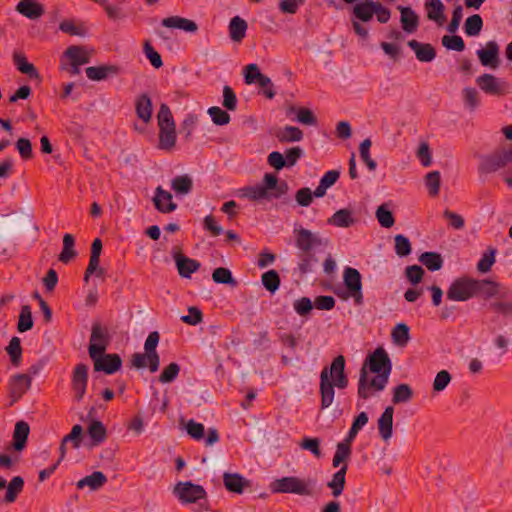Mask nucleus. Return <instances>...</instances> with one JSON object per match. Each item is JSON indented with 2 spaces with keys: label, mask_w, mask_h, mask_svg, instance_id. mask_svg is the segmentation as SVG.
Segmentation results:
<instances>
[{
  "label": "nucleus",
  "mask_w": 512,
  "mask_h": 512,
  "mask_svg": "<svg viewBox=\"0 0 512 512\" xmlns=\"http://www.w3.org/2000/svg\"><path fill=\"white\" fill-rule=\"evenodd\" d=\"M349 380L345 373V358L339 355L332 361L329 367L323 368L320 373L321 409L329 408L335 397V387L345 389Z\"/></svg>",
  "instance_id": "f257e3e1"
},
{
  "label": "nucleus",
  "mask_w": 512,
  "mask_h": 512,
  "mask_svg": "<svg viewBox=\"0 0 512 512\" xmlns=\"http://www.w3.org/2000/svg\"><path fill=\"white\" fill-rule=\"evenodd\" d=\"M289 190L286 181H278L276 175L266 173L262 183L255 186H248L241 190V196L252 201L279 199L287 194Z\"/></svg>",
  "instance_id": "f03ea898"
},
{
  "label": "nucleus",
  "mask_w": 512,
  "mask_h": 512,
  "mask_svg": "<svg viewBox=\"0 0 512 512\" xmlns=\"http://www.w3.org/2000/svg\"><path fill=\"white\" fill-rule=\"evenodd\" d=\"M160 335L157 331L150 332L144 343V353H134L131 358V364L137 369L149 368L151 373L156 372L160 366V356L157 352V346Z\"/></svg>",
  "instance_id": "7ed1b4c3"
},
{
  "label": "nucleus",
  "mask_w": 512,
  "mask_h": 512,
  "mask_svg": "<svg viewBox=\"0 0 512 512\" xmlns=\"http://www.w3.org/2000/svg\"><path fill=\"white\" fill-rule=\"evenodd\" d=\"M314 486L315 480L313 479L305 480L296 476H286L275 479L270 484V490L272 493H291L301 496H311L314 492Z\"/></svg>",
  "instance_id": "20e7f679"
},
{
  "label": "nucleus",
  "mask_w": 512,
  "mask_h": 512,
  "mask_svg": "<svg viewBox=\"0 0 512 512\" xmlns=\"http://www.w3.org/2000/svg\"><path fill=\"white\" fill-rule=\"evenodd\" d=\"M510 163H512V146L481 156L478 171L481 174H491L507 167Z\"/></svg>",
  "instance_id": "39448f33"
},
{
  "label": "nucleus",
  "mask_w": 512,
  "mask_h": 512,
  "mask_svg": "<svg viewBox=\"0 0 512 512\" xmlns=\"http://www.w3.org/2000/svg\"><path fill=\"white\" fill-rule=\"evenodd\" d=\"M345 294H338L343 299L352 298L356 306H362L364 296L362 291V276L356 268L346 267L343 271Z\"/></svg>",
  "instance_id": "423d86ee"
},
{
  "label": "nucleus",
  "mask_w": 512,
  "mask_h": 512,
  "mask_svg": "<svg viewBox=\"0 0 512 512\" xmlns=\"http://www.w3.org/2000/svg\"><path fill=\"white\" fill-rule=\"evenodd\" d=\"M361 368H365V370L374 374L389 377L392 371V362L387 351L379 346L368 354Z\"/></svg>",
  "instance_id": "0eeeda50"
},
{
  "label": "nucleus",
  "mask_w": 512,
  "mask_h": 512,
  "mask_svg": "<svg viewBox=\"0 0 512 512\" xmlns=\"http://www.w3.org/2000/svg\"><path fill=\"white\" fill-rule=\"evenodd\" d=\"M368 370L365 368L360 369L359 380H358V397L367 400L372 396V392L383 391L388 383L389 377L386 375H378L372 379L368 378Z\"/></svg>",
  "instance_id": "6e6552de"
},
{
  "label": "nucleus",
  "mask_w": 512,
  "mask_h": 512,
  "mask_svg": "<svg viewBox=\"0 0 512 512\" xmlns=\"http://www.w3.org/2000/svg\"><path fill=\"white\" fill-rule=\"evenodd\" d=\"M446 296L449 300L464 302L475 296L474 279L460 277L455 279L449 286Z\"/></svg>",
  "instance_id": "1a4fd4ad"
},
{
  "label": "nucleus",
  "mask_w": 512,
  "mask_h": 512,
  "mask_svg": "<svg viewBox=\"0 0 512 512\" xmlns=\"http://www.w3.org/2000/svg\"><path fill=\"white\" fill-rule=\"evenodd\" d=\"M476 84L487 95L504 96L510 92V85L502 78L484 73L476 78Z\"/></svg>",
  "instance_id": "9d476101"
},
{
  "label": "nucleus",
  "mask_w": 512,
  "mask_h": 512,
  "mask_svg": "<svg viewBox=\"0 0 512 512\" xmlns=\"http://www.w3.org/2000/svg\"><path fill=\"white\" fill-rule=\"evenodd\" d=\"M173 493L184 504L195 503L198 500L206 498L205 489L201 485L194 484L190 481L178 482L174 487Z\"/></svg>",
  "instance_id": "9b49d317"
},
{
  "label": "nucleus",
  "mask_w": 512,
  "mask_h": 512,
  "mask_svg": "<svg viewBox=\"0 0 512 512\" xmlns=\"http://www.w3.org/2000/svg\"><path fill=\"white\" fill-rule=\"evenodd\" d=\"M110 343V336L100 323L95 322L91 328L90 342L88 353L90 358H94L96 354H103Z\"/></svg>",
  "instance_id": "f8f14e48"
},
{
  "label": "nucleus",
  "mask_w": 512,
  "mask_h": 512,
  "mask_svg": "<svg viewBox=\"0 0 512 512\" xmlns=\"http://www.w3.org/2000/svg\"><path fill=\"white\" fill-rule=\"evenodd\" d=\"M475 296H483L484 298H508L509 289L502 284L488 279H474Z\"/></svg>",
  "instance_id": "ddd939ff"
},
{
  "label": "nucleus",
  "mask_w": 512,
  "mask_h": 512,
  "mask_svg": "<svg viewBox=\"0 0 512 512\" xmlns=\"http://www.w3.org/2000/svg\"><path fill=\"white\" fill-rule=\"evenodd\" d=\"M94 364V371L104 372L108 375L114 374L122 366V359L116 353L96 354L94 358H91Z\"/></svg>",
  "instance_id": "4468645a"
},
{
  "label": "nucleus",
  "mask_w": 512,
  "mask_h": 512,
  "mask_svg": "<svg viewBox=\"0 0 512 512\" xmlns=\"http://www.w3.org/2000/svg\"><path fill=\"white\" fill-rule=\"evenodd\" d=\"M88 383V366L84 363H79L75 366L71 386L74 391V398L76 401H81L86 393Z\"/></svg>",
  "instance_id": "2eb2a0df"
},
{
  "label": "nucleus",
  "mask_w": 512,
  "mask_h": 512,
  "mask_svg": "<svg viewBox=\"0 0 512 512\" xmlns=\"http://www.w3.org/2000/svg\"><path fill=\"white\" fill-rule=\"evenodd\" d=\"M31 377L27 374H16L9 381L11 402L10 406L19 401L31 388Z\"/></svg>",
  "instance_id": "dca6fc26"
},
{
  "label": "nucleus",
  "mask_w": 512,
  "mask_h": 512,
  "mask_svg": "<svg viewBox=\"0 0 512 512\" xmlns=\"http://www.w3.org/2000/svg\"><path fill=\"white\" fill-rule=\"evenodd\" d=\"M480 63L485 67L496 69L500 65L499 58V45L495 41L486 43L485 48L479 49L476 52Z\"/></svg>",
  "instance_id": "f3484780"
},
{
  "label": "nucleus",
  "mask_w": 512,
  "mask_h": 512,
  "mask_svg": "<svg viewBox=\"0 0 512 512\" xmlns=\"http://www.w3.org/2000/svg\"><path fill=\"white\" fill-rule=\"evenodd\" d=\"M295 245L300 252H311L313 246H319L322 244L321 239L318 238L314 233L305 228H295Z\"/></svg>",
  "instance_id": "a211bd4d"
},
{
  "label": "nucleus",
  "mask_w": 512,
  "mask_h": 512,
  "mask_svg": "<svg viewBox=\"0 0 512 512\" xmlns=\"http://www.w3.org/2000/svg\"><path fill=\"white\" fill-rule=\"evenodd\" d=\"M155 208L161 213H170L176 210L177 204L172 201V194L158 186L153 197Z\"/></svg>",
  "instance_id": "6ab92c4d"
},
{
  "label": "nucleus",
  "mask_w": 512,
  "mask_h": 512,
  "mask_svg": "<svg viewBox=\"0 0 512 512\" xmlns=\"http://www.w3.org/2000/svg\"><path fill=\"white\" fill-rule=\"evenodd\" d=\"M424 8L430 21L442 26L446 22L445 6L441 0H425Z\"/></svg>",
  "instance_id": "aec40b11"
},
{
  "label": "nucleus",
  "mask_w": 512,
  "mask_h": 512,
  "mask_svg": "<svg viewBox=\"0 0 512 512\" xmlns=\"http://www.w3.org/2000/svg\"><path fill=\"white\" fill-rule=\"evenodd\" d=\"M408 46L414 51L420 62H432L436 58V50L430 43H421L415 39L408 41Z\"/></svg>",
  "instance_id": "412c9836"
},
{
  "label": "nucleus",
  "mask_w": 512,
  "mask_h": 512,
  "mask_svg": "<svg viewBox=\"0 0 512 512\" xmlns=\"http://www.w3.org/2000/svg\"><path fill=\"white\" fill-rule=\"evenodd\" d=\"M398 9L402 29L408 34L414 33L419 27V16L411 7L398 6Z\"/></svg>",
  "instance_id": "4be33fe9"
},
{
  "label": "nucleus",
  "mask_w": 512,
  "mask_h": 512,
  "mask_svg": "<svg viewBox=\"0 0 512 512\" xmlns=\"http://www.w3.org/2000/svg\"><path fill=\"white\" fill-rule=\"evenodd\" d=\"M16 11L31 20L38 19L45 13L44 6L33 0H20Z\"/></svg>",
  "instance_id": "5701e85b"
},
{
  "label": "nucleus",
  "mask_w": 512,
  "mask_h": 512,
  "mask_svg": "<svg viewBox=\"0 0 512 512\" xmlns=\"http://www.w3.org/2000/svg\"><path fill=\"white\" fill-rule=\"evenodd\" d=\"M393 414L394 408L388 406L384 409L380 418L378 419V430L381 438L384 441L389 440L393 434Z\"/></svg>",
  "instance_id": "b1692460"
},
{
  "label": "nucleus",
  "mask_w": 512,
  "mask_h": 512,
  "mask_svg": "<svg viewBox=\"0 0 512 512\" xmlns=\"http://www.w3.org/2000/svg\"><path fill=\"white\" fill-rule=\"evenodd\" d=\"M86 76L92 81H102L109 76L117 75L119 67L115 65H100L87 67Z\"/></svg>",
  "instance_id": "393cba45"
},
{
  "label": "nucleus",
  "mask_w": 512,
  "mask_h": 512,
  "mask_svg": "<svg viewBox=\"0 0 512 512\" xmlns=\"http://www.w3.org/2000/svg\"><path fill=\"white\" fill-rule=\"evenodd\" d=\"M178 273L183 278H190L191 274L200 268V263L197 260L188 258L182 254L174 256Z\"/></svg>",
  "instance_id": "a878e982"
},
{
  "label": "nucleus",
  "mask_w": 512,
  "mask_h": 512,
  "mask_svg": "<svg viewBox=\"0 0 512 512\" xmlns=\"http://www.w3.org/2000/svg\"><path fill=\"white\" fill-rule=\"evenodd\" d=\"M223 482L229 492L242 494L244 488L249 486V481L238 473H224Z\"/></svg>",
  "instance_id": "bb28decb"
},
{
  "label": "nucleus",
  "mask_w": 512,
  "mask_h": 512,
  "mask_svg": "<svg viewBox=\"0 0 512 512\" xmlns=\"http://www.w3.org/2000/svg\"><path fill=\"white\" fill-rule=\"evenodd\" d=\"M30 427L27 422L21 420L15 424L12 446L16 451H22L27 443Z\"/></svg>",
  "instance_id": "cd10ccee"
},
{
  "label": "nucleus",
  "mask_w": 512,
  "mask_h": 512,
  "mask_svg": "<svg viewBox=\"0 0 512 512\" xmlns=\"http://www.w3.org/2000/svg\"><path fill=\"white\" fill-rule=\"evenodd\" d=\"M162 25L167 28H177L192 33L198 30V26L194 21L180 16L164 18L162 20Z\"/></svg>",
  "instance_id": "c85d7f7f"
},
{
  "label": "nucleus",
  "mask_w": 512,
  "mask_h": 512,
  "mask_svg": "<svg viewBox=\"0 0 512 512\" xmlns=\"http://www.w3.org/2000/svg\"><path fill=\"white\" fill-rule=\"evenodd\" d=\"M135 111L139 119L148 123L152 116V101L148 94L144 93L137 97L135 101Z\"/></svg>",
  "instance_id": "c756f323"
},
{
  "label": "nucleus",
  "mask_w": 512,
  "mask_h": 512,
  "mask_svg": "<svg viewBox=\"0 0 512 512\" xmlns=\"http://www.w3.org/2000/svg\"><path fill=\"white\" fill-rule=\"evenodd\" d=\"M107 482L106 475L101 471H95L90 475L85 476L80 479L76 486L78 489H83L84 487H89L90 490L96 491L103 487Z\"/></svg>",
  "instance_id": "7c9ffc66"
},
{
  "label": "nucleus",
  "mask_w": 512,
  "mask_h": 512,
  "mask_svg": "<svg viewBox=\"0 0 512 512\" xmlns=\"http://www.w3.org/2000/svg\"><path fill=\"white\" fill-rule=\"evenodd\" d=\"M64 57L76 65H84L90 62L91 54L83 46L72 45L65 50Z\"/></svg>",
  "instance_id": "2f4dec72"
},
{
  "label": "nucleus",
  "mask_w": 512,
  "mask_h": 512,
  "mask_svg": "<svg viewBox=\"0 0 512 512\" xmlns=\"http://www.w3.org/2000/svg\"><path fill=\"white\" fill-rule=\"evenodd\" d=\"M248 28L247 22L240 16H235L230 20L228 29L229 36L234 42H241L245 36Z\"/></svg>",
  "instance_id": "473e14b6"
},
{
  "label": "nucleus",
  "mask_w": 512,
  "mask_h": 512,
  "mask_svg": "<svg viewBox=\"0 0 512 512\" xmlns=\"http://www.w3.org/2000/svg\"><path fill=\"white\" fill-rule=\"evenodd\" d=\"M13 62L16 68L23 74L28 75L31 79H39L40 75L35 66L27 61L24 54L19 52L13 53Z\"/></svg>",
  "instance_id": "72a5a7b5"
},
{
  "label": "nucleus",
  "mask_w": 512,
  "mask_h": 512,
  "mask_svg": "<svg viewBox=\"0 0 512 512\" xmlns=\"http://www.w3.org/2000/svg\"><path fill=\"white\" fill-rule=\"evenodd\" d=\"M347 469V464L342 465L341 468L333 474L332 479L327 483V486L332 490V495L334 497L340 496L345 488V476Z\"/></svg>",
  "instance_id": "f704fd0d"
},
{
  "label": "nucleus",
  "mask_w": 512,
  "mask_h": 512,
  "mask_svg": "<svg viewBox=\"0 0 512 512\" xmlns=\"http://www.w3.org/2000/svg\"><path fill=\"white\" fill-rule=\"evenodd\" d=\"M303 136V131L300 128L289 125L275 133V137L280 143L298 142L303 139Z\"/></svg>",
  "instance_id": "c9c22d12"
},
{
  "label": "nucleus",
  "mask_w": 512,
  "mask_h": 512,
  "mask_svg": "<svg viewBox=\"0 0 512 512\" xmlns=\"http://www.w3.org/2000/svg\"><path fill=\"white\" fill-rule=\"evenodd\" d=\"M328 224L341 227V228H347L352 226L355 223V219L352 217V212L349 209H340L336 211L329 219Z\"/></svg>",
  "instance_id": "e433bc0d"
},
{
  "label": "nucleus",
  "mask_w": 512,
  "mask_h": 512,
  "mask_svg": "<svg viewBox=\"0 0 512 512\" xmlns=\"http://www.w3.org/2000/svg\"><path fill=\"white\" fill-rule=\"evenodd\" d=\"M88 435L92 441L91 446H98L106 440L107 431L101 421L93 420L88 427Z\"/></svg>",
  "instance_id": "4c0bfd02"
},
{
  "label": "nucleus",
  "mask_w": 512,
  "mask_h": 512,
  "mask_svg": "<svg viewBox=\"0 0 512 512\" xmlns=\"http://www.w3.org/2000/svg\"><path fill=\"white\" fill-rule=\"evenodd\" d=\"M376 2L372 0H366L362 3L355 5L353 13L356 18L363 22H368L372 19L375 11Z\"/></svg>",
  "instance_id": "58836bf2"
},
{
  "label": "nucleus",
  "mask_w": 512,
  "mask_h": 512,
  "mask_svg": "<svg viewBox=\"0 0 512 512\" xmlns=\"http://www.w3.org/2000/svg\"><path fill=\"white\" fill-rule=\"evenodd\" d=\"M419 261L430 271H438L443 266V258L438 252H424L419 256Z\"/></svg>",
  "instance_id": "ea45409f"
},
{
  "label": "nucleus",
  "mask_w": 512,
  "mask_h": 512,
  "mask_svg": "<svg viewBox=\"0 0 512 512\" xmlns=\"http://www.w3.org/2000/svg\"><path fill=\"white\" fill-rule=\"evenodd\" d=\"M176 143L175 126L168 128H159V145L162 150H171Z\"/></svg>",
  "instance_id": "a19ab883"
},
{
  "label": "nucleus",
  "mask_w": 512,
  "mask_h": 512,
  "mask_svg": "<svg viewBox=\"0 0 512 512\" xmlns=\"http://www.w3.org/2000/svg\"><path fill=\"white\" fill-rule=\"evenodd\" d=\"M171 188L178 195H187L193 189V181L189 175L176 176L171 181Z\"/></svg>",
  "instance_id": "79ce46f5"
},
{
  "label": "nucleus",
  "mask_w": 512,
  "mask_h": 512,
  "mask_svg": "<svg viewBox=\"0 0 512 512\" xmlns=\"http://www.w3.org/2000/svg\"><path fill=\"white\" fill-rule=\"evenodd\" d=\"M261 283L268 292L274 294L281 284L279 273L274 269L264 272L261 276Z\"/></svg>",
  "instance_id": "37998d69"
},
{
  "label": "nucleus",
  "mask_w": 512,
  "mask_h": 512,
  "mask_svg": "<svg viewBox=\"0 0 512 512\" xmlns=\"http://www.w3.org/2000/svg\"><path fill=\"white\" fill-rule=\"evenodd\" d=\"M23 487L24 479L21 476L13 477L7 486L4 501L6 503H13L16 500L17 496L22 492Z\"/></svg>",
  "instance_id": "c03bdc74"
},
{
  "label": "nucleus",
  "mask_w": 512,
  "mask_h": 512,
  "mask_svg": "<svg viewBox=\"0 0 512 512\" xmlns=\"http://www.w3.org/2000/svg\"><path fill=\"white\" fill-rule=\"evenodd\" d=\"M6 352L10 356L12 365L18 367L22 360V347L19 337L14 336L11 338L8 346L6 347Z\"/></svg>",
  "instance_id": "a18cd8bd"
},
{
  "label": "nucleus",
  "mask_w": 512,
  "mask_h": 512,
  "mask_svg": "<svg viewBox=\"0 0 512 512\" xmlns=\"http://www.w3.org/2000/svg\"><path fill=\"white\" fill-rule=\"evenodd\" d=\"M413 397V390L410 385L402 383L394 387L392 402L394 404L406 403Z\"/></svg>",
  "instance_id": "49530a36"
},
{
  "label": "nucleus",
  "mask_w": 512,
  "mask_h": 512,
  "mask_svg": "<svg viewBox=\"0 0 512 512\" xmlns=\"http://www.w3.org/2000/svg\"><path fill=\"white\" fill-rule=\"evenodd\" d=\"M59 29L71 36L83 37L87 33V29L83 23L77 24L74 20H63L59 24Z\"/></svg>",
  "instance_id": "de8ad7c7"
},
{
  "label": "nucleus",
  "mask_w": 512,
  "mask_h": 512,
  "mask_svg": "<svg viewBox=\"0 0 512 512\" xmlns=\"http://www.w3.org/2000/svg\"><path fill=\"white\" fill-rule=\"evenodd\" d=\"M483 28V20L479 14L469 16L464 23V31L467 36H478Z\"/></svg>",
  "instance_id": "09e8293b"
},
{
  "label": "nucleus",
  "mask_w": 512,
  "mask_h": 512,
  "mask_svg": "<svg viewBox=\"0 0 512 512\" xmlns=\"http://www.w3.org/2000/svg\"><path fill=\"white\" fill-rule=\"evenodd\" d=\"M290 113H296V120L304 125H316L317 118L314 113L308 108H296L294 106L289 107Z\"/></svg>",
  "instance_id": "8fccbe9b"
},
{
  "label": "nucleus",
  "mask_w": 512,
  "mask_h": 512,
  "mask_svg": "<svg viewBox=\"0 0 512 512\" xmlns=\"http://www.w3.org/2000/svg\"><path fill=\"white\" fill-rule=\"evenodd\" d=\"M212 280L217 284H226L232 287L237 286V281L232 276L231 271L225 267H218L212 273Z\"/></svg>",
  "instance_id": "3c124183"
},
{
  "label": "nucleus",
  "mask_w": 512,
  "mask_h": 512,
  "mask_svg": "<svg viewBox=\"0 0 512 512\" xmlns=\"http://www.w3.org/2000/svg\"><path fill=\"white\" fill-rule=\"evenodd\" d=\"M375 216L379 224L384 228H390L395 223L393 213L390 211L386 203L377 208Z\"/></svg>",
  "instance_id": "603ef678"
},
{
  "label": "nucleus",
  "mask_w": 512,
  "mask_h": 512,
  "mask_svg": "<svg viewBox=\"0 0 512 512\" xmlns=\"http://www.w3.org/2000/svg\"><path fill=\"white\" fill-rule=\"evenodd\" d=\"M33 327V318L32 312L29 305H23L21 308V312L19 315V320L17 324V329L19 332L23 333L31 330Z\"/></svg>",
  "instance_id": "864d4df0"
},
{
  "label": "nucleus",
  "mask_w": 512,
  "mask_h": 512,
  "mask_svg": "<svg viewBox=\"0 0 512 512\" xmlns=\"http://www.w3.org/2000/svg\"><path fill=\"white\" fill-rule=\"evenodd\" d=\"M298 257V269L301 274H307L311 272L313 266L318 262V259L311 252H300Z\"/></svg>",
  "instance_id": "5fc2aeb1"
},
{
  "label": "nucleus",
  "mask_w": 512,
  "mask_h": 512,
  "mask_svg": "<svg viewBox=\"0 0 512 512\" xmlns=\"http://www.w3.org/2000/svg\"><path fill=\"white\" fill-rule=\"evenodd\" d=\"M393 341L400 346H404L410 339L409 327L405 323H398L391 333Z\"/></svg>",
  "instance_id": "6e6d98bb"
},
{
  "label": "nucleus",
  "mask_w": 512,
  "mask_h": 512,
  "mask_svg": "<svg viewBox=\"0 0 512 512\" xmlns=\"http://www.w3.org/2000/svg\"><path fill=\"white\" fill-rule=\"evenodd\" d=\"M179 372L180 365L176 362H171L163 369L159 375L158 381L162 384L172 383L178 377Z\"/></svg>",
  "instance_id": "4d7b16f0"
},
{
  "label": "nucleus",
  "mask_w": 512,
  "mask_h": 512,
  "mask_svg": "<svg viewBox=\"0 0 512 512\" xmlns=\"http://www.w3.org/2000/svg\"><path fill=\"white\" fill-rule=\"evenodd\" d=\"M213 123L218 126H224L230 123L229 113L218 106L210 107L207 111Z\"/></svg>",
  "instance_id": "13d9d810"
},
{
  "label": "nucleus",
  "mask_w": 512,
  "mask_h": 512,
  "mask_svg": "<svg viewBox=\"0 0 512 512\" xmlns=\"http://www.w3.org/2000/svg\"><path fill=\"white\" fill-rule=\"evenodd\" d=\"M441 42L447 50L462 52L465 49V42L458 35H444Z\"/></svg>",
  "instance_id": "bf43d9fd"
},
{
  "label": "nucleus",
  "mask_w": 512,
  "mask_h": 512,
  "mask_svg": "<svg viewBox=\"0 0 512 512\" xmlns=\"http://www.w3.org/2000/svg\"><path fill=\"white\" fill-rule=\"evenodd\" d=\"M496 249L489 247L487 251L482 255L481 259L477 263V269L481 273H487L491 270L492 265L495 262Z\"/></svg>",
  "instance_id": "052dcab7"
},
{
  "label": "nucleus",
  "mask_w": 512,
  "mask_h": 512,
  "mask_svg": "<svg viewBox=\"0 0 512 512\" xmlns=\"http://www.w3.org/2000/svg\"><path fill=\"white\" fill-rule=\"evenodd\" d=\"M394 241H395V246H394L395 253L399 257H405L411 253L412 247H411V243H410V240L408 239V237H406L402 234H398L395 236Z\"/></svg>",
  "instance_id": "680f3d73"
},
{
  "label": "nucleus",
  "mask_w": 512,
  "mask_h": 512,
  "mask_svg": "<svg viewBox=\"0 0 512 512\" xmlns=\"http://www.w3.org/2000/svg\"><path fill=\"white\" fill-rule=\"evenodd\" d=\"M158 126L159 128H168L175 126V122L171 113L170 108L167 104H161L158 111Z\"/></svg>",
  "instance_id": "e2e57ef3"
},
{
  "label": "nucleus",
  "mask_w": 512,
  "mask_h": 512,
  "mask_svg": "<svg viewBox=\"0 0 512 512\" xmlns=\"http://www.w3.org/2000/svg\"><path fill=\"white\" fill-rule=\"evenodd\" d=\"M197 122H198L197 115H195L193 113H189L186 115V117L184 118L183 122L180 125V133L184 134L185 140H187V141L190 140Z\"/></svg>",
  "instance_id": "0e129e2a"
},
{
  "label": "nucleus",
  "mask_w": 512,
  "mask_h": 512,
  "mask_svg": "<svg viewBox=\"0 0 512 512\" xmlns=\"http://www.w3.org/2000/svg\"><path fill=\"white\" fill-rule=\"evenodd\" d=\"M320 443L319 438L303 437L299 446L303 450L310 451L316 458H320L322 456Z\"/></svg>",
  "instance_id": "69168bd1"
},
{
  "label": "nucleus",
  "mask_w": 512,
  "mask_h": 512,
  "mask_svg": "<svg viewBox=\"0 0 512 512\" xmlns=\"http://www.w3.org/2000/svg\"><path fill=\"white\" fill-rule=\"evenodd\" d=\"M500 301H494L490 303V308L500 314L510 315L512 314V293L509 290L508 298H500Z\"/></svg>",
  "instance_id": "338daca9"
},
{
  "label": "nucleus",
  "mask_w": 512,
  "mask_h": 512,
  "mask_svg": "<svg viewBox=\"0 0 512 512\" xmlns=\"http://www.w3.org/2000/svg\"><path fill=\"white\" fill-rule=\"evenodd\" d=\"M351 453V447L347 446L346 443H338L332 460L333 467H338L342 462L348 460Z\"/></svg>",
  "instance_id": "774afa93"
}]
</instances>
